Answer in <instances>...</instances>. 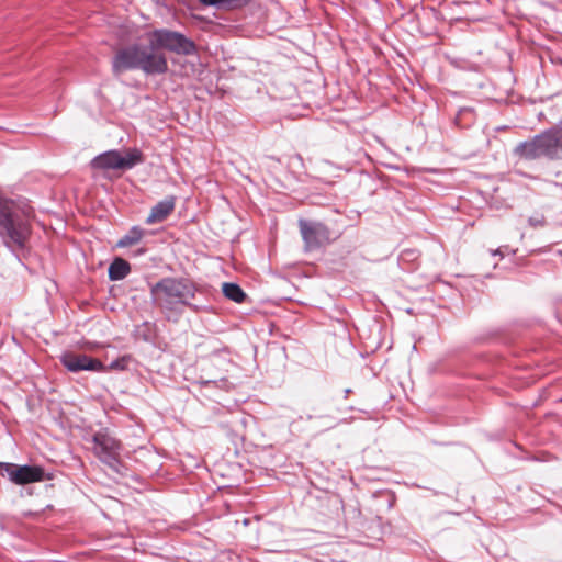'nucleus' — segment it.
<instances>
[{"label": "nucleus", "instance_id": "f257e3e1", "mask_svg": "<svg viewBox=\"0 0 562 562\" xmlns=\"http://www.w3.org/2000/svg\"><path fill=\"white\" fill-rule=\"evenodd\" d=\"M162 49L178 55H192L194 43L183 34L166 29L146 33L145 42L131 45L116 53L112 67L120 74L128 69H140L146 75H161L168 70Z\"/></svg>", "mask_w": 562, "mask_h": 562}, {"label": "nucleus", "instance_id": "f03ea898", "mask_svg": "<svg viewBox=\"0 0 562 562\" xmlns=\"http://www.w3.org/2000/svg\"><path fill=\"white\" fill-rule=\"evenodd\" d=\"M196 285L184 278H164L150 289L154 302L166 312L178 311V307L186 305L198 310L191 301L195 297Z\"/></svg>", "mask_w": 562, "mask_h": 562}, {"label": "nucleus", "instance_id": "7ed1b4c3", "mask_svg": "<svg viewBox=\"0 0 562 562\" xmlns=\"http://www.w3.org/2000/svg\"><path fill=\"white\" fill-rule=\"evenodd\" d=\"M514 154L526 160L546 157L552 160L562 159V119L559 123L536 135L529 140L519 143Z\"/></svg>", "mask_w": 562, "mask_h": 562}, {"label": "nucleus", "instance_id": "20e7f679", "mask_svg": "<svg viewBox=\"0 0 562 562\" xmlns=\"http://www.w3.org/2000/svg\"><path fill=\"white\" fill-rule=\"evenodd\" d=\"M29 235V223L13 215L10 204L0 198V237L7 247L13 250L22 249Z\"/></svg>", "mask_w": 562, "mask_h": 562}, {"label": "nucleus", "instance_id": "39448f33", "mask_svg": "<svg viewBox=\"0 0 562 562\" xmlns=\"http://www.w3.org/2000/svg\"><path fill=\"white\" fill-rule=\"evenodd\" d=\"M143 162L142 153L136 149H128L125 155L117 150H109L100 154L92 160V167L102 170H127Z\"/></svg>", "mask_w": 562, "mask_h": 562}, {"label": "nucleus", "instance_id": "423d86ee", "mask_svg": "<svg viewBox=\"0 0 562 562\" xmlns=\"http://www.w3.org/2000/svg\"><path fill=\"white\" fill-rule=\"evenodd\" d=\"M93 452L109 468L119 471L121 445L106 429L95 432L92 437Z\"/></svg>", "mask_w": 562, "mask_h": 562}, {"label": "nucleus", "instance_id": "0eeeda50", "mask_svg": "<svg viewBox=\"0 0 562 562\" xmlns=\"http://www.w3.org/2000/svg\"><path fill=\"white\" fill-rule=\"evenodd\" d=\"M2 475L18 484L25 485L34 482H41L44 479V470L36 465H16L13 463H0Z\"/></svg>", "mask_w": 562, "mask_h": 562}, {"label": "nucleus", "instance_id": "6e6552de", "mask_svg": "<svg viewBox=\"0 0 562 562\" xmlns=\"http://www.w3.org/2000/svg\"><path fill=\"white\" fill-rule=\"evenodd\" d=\"M63 366L71 371H95L104 372L105 366L98 359L91 358L85 353L67 352L60 357Z\"/></svg>", "mask_w": 562, "mask_h": 562}, {"label": "nucleus", "instance_id": "1a4fd4ad", "mask_svg": "<svg viewBox=\"0 0 562 562\" xmlns=\"http://www.w3.org/2000/svg\"><path fill=\"white\" fill-rule=\"evenodd\" d=\"M299 225L307 250L318 248L328 238V229L322 223L300 220Z\"/></svg>", "mask_w": 562, "mask_h": 562}, {"label": "nucleus", "instance_id": "9d476101", "mask_svg": "<svg viewBox=\"0 0 562 562\" xmlns=\"http://www.w3.org/2000/svg\"><path fill=\"white\" fill-rule=\"evenodd\" d=\"M176 200L173 196H167L155 204L146 218L147 224H155L165 221L175 210Z\"/></svg>", "mask_w": 562, "mask_h": 562}, {"label": "nucleus", "instance_id": "9b49d317", "mask_svg": "<svg viewBox=\"0 0 562 562\" xmlns=\"http://www.w3.org/2000/svg\"><path fill=\"white\" fill-rule=\"evenodd\" d=\"M131 271L130 263L122 259L115 258L109 267V279L112 281L123 280Z\"/></svg>", "mask_w": 562, "mask_h": 562}, {"label": "nucleus", "instance_id": "f8f14e48", "mask_svg": "<svg viewBox=\"0 0 562 562\" xmlns=\"http://www.w3.org/2000/svg\"><path fill=\"white\" fill-rule=\"evenodd\" d=\"M145 231L139 226H133L124 236H122L117 243V248H126L137 245L144 237Z\"/></svg>", "mask_w": 562, "mask_h": 562}, {"label": "nucleus", "instance_id": "ddd939ff", "mask_svg": "<svg viewBox=\"0 0 562 562\" xmlns=\"http://www.w3.org/2000/svg\"><path fill=\"white\" fill-rule=\"evenodd\" d=\"M222 291L225 297L235 303H241L246 297V293L237 283L224 282L222 284Z\"/></svg>", "mask_w": 562, "mask_h": 562}, {"label": "nucleus", "instance_id": "4468645a", "mask_svg": "<svg viewBox=\"0 0 562 562\" xmlns=\"http://www.w3.org/2000/svg\"><path fill=\"white\" fill-rule=\"evenodd\" d=\"M201 3L205 5H212L216 8H236L244 5L249 2V0H199Z\"/></svg>", "mask_w": 562, "mask_h": 562}, {"label": "nucleus", "instance_id": "2eb2a0df", "mask_svg": "<svg viewBox=\"0 0 562 562\" xmlns=\"http://www.w3.org/2000/svg\"><path fill=\"white\" fill-rule=\"evenodd\" d=\"M133 361V358L130 355L122 356L121 358L113 360L109 367H105L104 371L115 370V371H124L127 370L130 363Z\"/></svg>", "mask_w": 562, "mask_h": 562}, {"label": "nucleus", "instance_id": "dca6fc26", "mask_svg": "<svg viewBox=\"0 0 562 562\" xmlns=\"http://www.w3.org/2000/svg\"><path fill=\"white\" fill-rule=\"evenodd\" d=\"M529 224L533 227H539L544 224V217L542 215H535L529 217Z\"/></svg>", "mask_w": 562, "mask_h": 562}, {"label": "nucleus", "instance_id": "f3484780", "mask_svg": "<svg viewBox=\"0 0 562 562\" xmlns=\"http://www.w3.org/2000/svg\"><path fill=\"white\" fill-rule=\"evenodd\" d=\"M143 254H145V249H144V248H139V249H137V250L133 251V252L131 254V256L136 257V256H140V255H143Z\"/></svg>", "mask_w": 562, "mask_h": 562}, {"label": "nucleus", "instance_id": "a211bd4d", "mask_svg": "<svg viewBox=\"0 0 562 562\" xmlns=\"http://www.w3.org/2000/svg\"><path fill=\"white\" fill-rule=\"evenodd\" d=\"M493 255H499V256H502V252H501V250H499V249H497V250L493 251Z\"/></svg>", "mask_w": 562, "mask_h": 562}]
</instances>
